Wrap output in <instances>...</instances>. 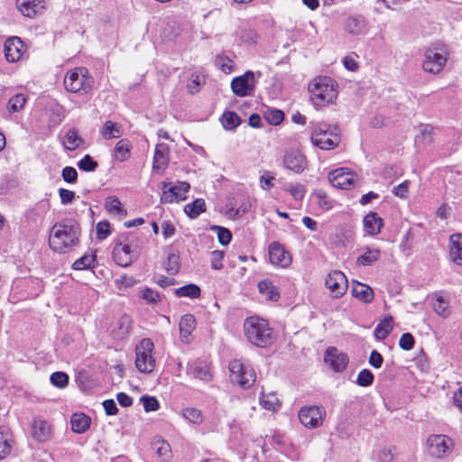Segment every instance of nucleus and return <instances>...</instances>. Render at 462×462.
Wrapping results in <instances>:
<instances>
[{
  "label": "nucleus",
  "instance_id": "f257e3e1",
  "mask_svg": "<svg viewBox=\"0 0 462 462\" xmlns=\"http://www.w3.org/2000/svg\"><path fill=\"white\" fill-rule=\"evenodd\" d=\"M79 224L71 218L56 223L51 229L49 245L56 253L65 254L79 243Z\"/></svg>",
  "mask_w": 462,
  "mask_h": 462
},
{
  "label": "nucleus",
  "instance_id": "e433bc0d",
  "mask_svg": "<svg viewBox=\"0 0 462 462\" xmlns=\"http://www.w3.org/2000/svg\"><path fill=\"white\" fill-rule=\"evenodd\" d=\"M345 28L352 34H360L365 28V21L361 16L349 17L346 21Z\"/></svg>",
  "mask_w": 462,
  "mask_h": 462
},
{
  "label": "nucleus",
  "instance_id": "0e129e2a",
  "mask_svg": "<svg viewBox=\"0 0 462 462\" xmlns=\"http://www.w3.org/2000/svg\"><path fill=\"white\" fill-rule=\"evenodd\" d=\"M59 195L60 202L63 205H67L72 202L75 198V192L67 189L60 188L59 189Z\"/></svg>",
  "mask_w": 462,
  "mask_h": 462
},
{
  "label": "nucleus",
  "instance_id": "cd10ccee",
  "mask_svg": "<svg viewBox=\"0 0 462 462\" xmlns=\"http://www.w3.org/2000/svg\"><path fill=\"white\" fill-rule=\"evenodd\" d=\"M101 135L106 140L120 138L123 135V129L120 124L107 120L105 122Z\"/></svg>",
  "mask_w": 462,
  "mask_h": 462
},
{
  "label": "nucleus",
  "instance_id": "4be33fe9",
  "mask_svg": "<svg viewBox=\"0 0 462 462\" xmlns=\"http://www.w3.org/2000/svg\"><path fill=\"white\" fill-rule=\"evenodd\" d=\"M449 257L457 265H462V234L455 233L449 236Z\"/></svg>",
  "mask_w": 462,
  "mask_h": 462
},
{
  "label": "nucleus",
  "instance_id": "c756f323",
  "mask_svg": "<svg viewBox=\"0 0 462 462\" xmlns=\"http://www.w3.org/2000/svg\"><path fill=\"white\" fill-rule=\"evenodd\" d=\"M63 146L68 151H74L83 144V139L76 129H69L63 138Z\"/></svg>",
  "mask_w": 462,
  "mask_h": 462
},
{
  "label": "nucleus",
  "instance_id": "a211bd4d",
  "mask_svg": "<svg viewBox=\"0 0 462 462\" xmlns=\"http://www.w3.org/2000/svg\"><path fill=\"white\" fill-rule=\"evenodd\" d=\"M270 262L281 267H287L291 263L290 254L278 242H273L269 246Z\"/></svg>",
  "mask_w": 462,
  "mask_h": 462
},
{
  "label": "nucleus",
  "instance_id": "2eb2a0df",
  "mask_svg": "<svg viewBox=\"0 0 462 462\" xmlns=\"http://www.w3.org/2000/svg\"><path fill=\"white\" fill-rule=\"evenodd\" d=\"M232 91L238 97L251 95L254 89V74L246 71L244 75L235 78L231 82Z\"/></svg>",
  "mask_w": 462,
  "mask_h": 462
},
{
  "label": "nucleus",
  "instance_id": "4c0bfd02",
  "mask_svg": "<svg viewBox=\"0 0 462 462\" xmlns=\"http://www.w3.org/2000/svg\"><path fill=\"white\" fill-rule=\"evenodd\" d=\"M206 210V203L203 199H197L184 208V212L190 217L196 218Z\"/></svg>",
  "mask_w": 462,
  "mask_h": 462
},
{
  "label": "nucleus",
  "instance_id": "79ce46f5",
  "mask_svg": "<svg viewBox=\"0 0 462 462\" xmlns=\"http://www.w3.org/2000/svg\"><path fill=\"white\" fill-rule=\"evenodd\" d=\"M260 403L264 409L273 411H277L281 406L277 396L273 393L263 394L260 397Z\"/></svg>",
  "mask_w": 462,
  "mask_h": 462
},
{
  "label": "nucleus",
  "instance_id": "bf43d9fd",
  "mask_svg": "<svg viewBox=\"0 0 462 462\" xmlns=\"http://www.w3.org/2000/svg\"><path fill=\"white\" fill-rule=\"evenodd\" d=\"M216 64L225 73H230L233 70L234 63L228 57L217 56L216 59Z\"/></svg>",
  "mask_w": 462,
  "mask_h": 462
},
{
  "label": "nucleus",
  "instance_id": "5701e85b",
  "mask_svg": "<svg viewBox=\"0 0 462 462\" xmlns=\"http://www.w3.org/2000/svg\"><path fill=\"white\" fill-rule=\"evenodd\" d=\"M364 230L370 236L377 235L383 226V220L375 212H370L363 219Z\"/></svg>",
  "mask_w": 462,
  "mask_h": 462
},
{
  "label": "nucleus",
  "instance_id": "3c124183",
  "mask_svg": "<svg viewBox=\"0 0 462 462\" xmlns=\"http://www.w3.org/2000/svg\"><path fill=\"white\" fill-rule=\"evenodd\" d=\"M50 381L58 388H64L69 383V376L63 372H55L51 375Z\"/></svg>",
  "mask_w": 462,
  "mask_h": 462
},
{
  "label": "nucleus",
  "instance_id": "c9c22d12",
  "mask_svg": "<svg viewBox=\"0 0 462 462\" xmlns=\"http://www.w3.org/2000/svg\"><path fill=\"white\" fill-rule=\"evenodd\" d=\"M196 319L192 314H185L181 317L179 328L181 337H188L194 330Z\"/></svg>",
  "mask_w": 462,
  "mask_h": 462
},
{
  "label": "nucleus",
  "instance_id": "6e6552de",
  "mask_svg": "<svg viewBox=\"0 0 462 462\" xmlns=\"http://www.w3.org/2000/svg\"><path fill=\"white\" fill-rule=\"evenodd\" d=\"M154 344L150 338H143L135 347V366L141 373H152L156 365L152 356Z\"/></svg>",
  "mask_w": 462,
  "mask_h": 462
},
{
  "label": "nucleus",
  "instance_id": "f8f14e48",
  "mask_svg": "<svg viewBox=\"0 0 462 462\" xmlns=\"http://www.w3.org/2000/svg\"><path fill=\"white\" fill-rule=\"evenodd\" d=\"M430 456L443 457L453 447L452 439L447 435H430L427 440Z\"/></svg>",
  "mask_w": 462,
  "mask_h": 462
},
{
  "label": "nucleus",
  "instance_id": "680f3d73",
  "mask_svg": "<svg viewBox=\"0 0 462 462\" xmlns=\"http://www.w3.org/2000/svg\"><path fill=\"white\" fill-rule=\"evenodd\" d=\"M111 234L110 225L107 221H101L97 224V237L99 240L106 239Z\"/></svg>",
  "mask_w": 462,
  "mask_h": 462
},
{
  "label": "nucleus",
  "instance_id": "c85d7f7f",
  "mask_svg": "<svg viewBox=\"0 0 462 462\" xmlns=\"http://www.w3.org/2000/svg\"><path fill=\"white\" fill-rule=\"evenodd\" d=\"M188 373L204 381H209L211 378L208 365L199 361L189 365Z\"/></svg>",
  "mask_w": 462,
  "mask_h": 462
},
{
  "label": "nucleus",
  "instance_id": "ea45409f",
  "mask_svg": "<svg viewBox=\"0 0 462 462\" xmlns=\"http://www.w3.org/2000/svg\"><path fill=\"white\" fill-rule=\"evenodd\" d=\"M200 288L193 283H189L180 287L175 290V294L178 297H187L190 299H197L200 296Z\"/></svg>",
  "mask_w": 462,
  "mask_h": 462
},
{
  "label": "nucleus",
  "instance_id": "49530a36",
  "mask_svg": "<svg viewBox=\"0 0 462 462\" xmlns=\"http://www.w3.org/2000/svg\"><path fill=\"white\" fill-rule=\"evenodd\" d=\"M26 103V97L23 94H17L11 97L8 102V110L12 113L20 111Z\"/></svg>",
  "mask_w": 462,
  "mask_h": 462
},
{
  "label": "nucleus",
  "instance_id": "a878e982",
  "mask_svg": "<svg viewBox=\"0 0 462 462\" xmlns=\"http://www.w3.org/2000/svg\"><path fill=\"white\" fill-rule=\"evenodd\" d=\"M91 420L84 413H73L70 419L71 430L75 433H84L90 426Z\"/></svg>",
  "mask_w": 462,
  "mask_h": 462
},
{
  "label": "nucleus",
  "instance_id": "0eeeda50",
  "mask_svg": "<svg viewBox=\"0 0 462 462\" xmlns=\"http://www.w3.org/2000/svg\"><path fill=\"white\" fill-rule=\"evenodd\" d=\"M447 60L448 54L445 46L432 45L424 51L422 69L425 72L438 74L444 69Z\"/></svg>",
  "mask_w": 462,
  "mask_h": 462
},
{
  "label": "nucleus",
  "instance_id": "f3484780",
  "mask_svg": "<svg viewBox=\"0 0 462 462\" xmlns=\"http://www.w3.org/2000/svg\"><path fill=\"white\" fill-rule=\"evenodd\" d=\"M26 47L19 37H10L4 44L5 59L8 62L20 60L24 54Z\"/></svg>",
  "mask_w": 462,
  "mask_h": 462
},
{
  "label": "nucleus",
  "instance_id": "39448f33",
  "mask_svg": "<svg viewBox=\"0 0 462 462\" xmlns=\"http://www.w3.org/2000/svg\"><path fill=\"white\" fill-rule=\"evenodd\" d=\"M140 254L138 241L134 236H127L116 244L113 249V260L122 267L129 266Z\"/></svg>",
  "mask_w": 462,
  "mask_h": 462
},
{
  "label": "nucleus",
  "instance_id": "69168bd1",
  "mask_svg": "<svg viewBox=\"0 0 462 462\" xmlns=\"http://www.w3.org/2000/svg\"><path fill=\"white\" fill-rule=\"evenodd\" d=\"M409 185L410 182L408 180H405L402 182L401 184L395 186L393 189V193L401 199H404L407 197V193L409 190Z\"/></svg>",
  "mask_w": 462,
  "mask_h": 462
},
{
  "label": "nucleus",
  "instance_id": "423d86ee",
  "mask_svg": "<svg viewBox=\"0 0 462 462\" xmlns=\"http://www.w3.org/2000/svg\"><path fill=\"white\" fill-rule=\"evenodd\" d=\"M64 87L71 93H87L93 86L94 79L85 68H75L66 73Z\"/></svg>",
  "mask_w": 462,
  "mask_h": 462
},
{
  "label": "nucleus",
  "instance_id": "13d9d810",
  "mask_svg": "<svg viewBox=\"0 0 462 462\" xmlns=\"http://www.w3.org/2000/svg\"><path fill=\"white\" fill-rule=\"evenodd\" d=\"M225 256L224 251L215 250L211 252V268L214 270H220L223 268V258Z\"/></svg>",
  "mask_w": 462,
  "mask_h": 462
},
{
  "label": "nucleus",
  "instance_id": "ddd939ff",
  "mask_svg": "<svg viewBox=\"0 0 462 462\" xmlns=\"http://www.w3.org/2000/svg\"><path fill=\"white\" fill-rule=\"evenodd\" d=\"M325 285L334 298H341L348 287L347 279L341 271L330 272L326 278Z\"/></svg>",
  "mask_w": 462,
  "mask_h": 462
},
{
  "label": "nucleus",
  "instance_id": "473e14b6",
  "mask_svg": "<svg viewBox=\"0 0 462 462\" xmlns=\"http://www.w3.org/2000/svg\"><path fill=\"white\" fill-rule=\"evenodd\" d=\"M258 289L260 293L269 300H277L279 299L277 288L269 280H263L259 282Z\"/></svg>",
  "mask_w": 462,
  "mask_h": 462
},
{
  "label": "nucleus",
  "instance_id": "de8ad7c7",
  "mask_svg": "<svg viewBox=\"0 0 462 462\" xmlns=\"http://www.w3.org/2000/svg\"><path fill=\"white\" fill-rule=\"evenodd\" d=\"M180 256L177 254H169L165 263V269L170 274H176L180 269Z\"/></svg>",
  "mask_w": 462,
  "mask_h": 462
},
{
  "label": "nucleus",
  "instance_id": "6ab92c4d",
  "mask_svg": "<svg viewBox=\"0 0 462 462\" xmlns=\"http://www.w3.org/2000/svg\"><path fill=\"white\" fill-rule=\"evenodd\" d=\"M283 163L287 169L296 173H300L305 170L307 161L300 152L290 151L285 153Z\"/></svg>",
  "mask_w": 462,
  "mask_h": 462
},
{
  "label": "nucleus",
  "instance_id": "4d7b16f0",
  "mask_svg": "<svg viewBox=\"0 0 462 462\" xmlns=\"http://www.w3.org/2000/svg\"><path fill=\"white\" fill-rule=\"evenodd\" d=\"M141 402L143 404V409L145 411H155L160 408V403L155 397L152 396H142Z\"/></svg>",
  "mask_w": 462,
  "mask_h": 462
},
{
  "label": "nucleus",
  "instance_id": "c03bdc74",
  "mask_svg": "<svg viewBox=\"0 0 462 462\" xmlns=\"http://www.w3.org/2000/svg\"><path fill=\"white\" fill-rule=\"evenodd\" d=\"M182 415L187 420L194 424H200L203 421L201 411L196 408L183 409Z\"/></svg>",
  "mask_w": 462,
  "mask_h": 462
},
{
  "label": "nucleus",
  "instance_id": "a19ab883",
  "mask_svg": "<svg viewBox=\"0 0 462 462\" xmlns=\"http://www.w3.org/2000/svg\"><path fill=\"white\" fill-rule=\"evenodd\" d=\"M221 122L225 129L234 130L240 125L241 119L236 113L227 111L223 114Z\"/></svg>",
  "mask_w": 462,
  "mask_h": 462
},
{
  "label": "nucleus",
  "instance_id": "4468645a",
  "mask_svg": "<svg viewBox=\"0 0 462 462\" xmlns=\"http://www.w3.org/2000/svg\"><path fill=\"white\" fill-rule=\"evenodd\" d=\"M324 361L334 372L341 373L346 368L349 359L346 354L329 346L325 351Z\"/></svg>",
  "mask_w": 462,
  "mask_h": 462
},
{
  "label": "nucleus",
  "instance_id": "393cba45",
  "mask_svg": "<svg viewBox=\"0 0 462 462\" xmlns=\"http://www.w3.org/2000/svg\"><path fill=\"white\" fill-rule=\"evenodd\" d=\"M132 143L128 139H120L114 148V158L120 162H125L131 155Z\"/></svg>",
  "mask_w": 462,
  "mask_h": 462
},
{
  "label": "nucleus",
  "instance_id": "e2e57ef3",
  "mask_svg": "<svg viewBox=\"0 0 462 462\" xmlns=\"http://www.w3.org/2000/svg\"><path fill=\"white\" fill-rule=\"evenodd\" d=\"M399 346L402 349L409 351L414 346V338L411 333H404L401 336Z\"/></svg>",
  "mask_w": 462,
  "mask_h": 462
},
{
  "label": "nucleus",
  "instance_id": "bb28decb",
  "mask_svg": "<svg viewBox=\"0 0 462 462\" xmlns=\"http://www.w3.org/2000/svg\"><path fill=\"white\" fill-rule=\"evenodd\" d=\"M381 251L378 248L365 247V252L356 259V264L359 266H370L379 260Z\"/></svg>",
  "mask_w": 462,
  "mask_h": 462
},
{
  "label": "nucleus",
  "instance_id": "774afa93",
  "mask_svg": "<svg viewBox=\"0 0 462 462\" xmlns=\"http://www.w3.org/2000/svg\"><path fill=\"white\" fill-rule=\"evenodd\" d=\"M383 356L376 350H373L369 356V364L374 368H380L383 365Z\"/></svg>",
  "mask_w": 462,
  "mask_h": 462
},
{
  "label": "nucleus",
  "instance_id": "7ed1b4c3",
  "mask_svg": "<svg viewBox=\"0 0 462 462\" xmlns=\"http://www.w3.org/2000/svg\"><path fill=\"white\" fill-rule=\"evenodd\" d=\"M310 99L317 108L332 103L337 97L335 81L328 77L318 78L310 86Z\"/></svg>",
  "mask_w": 462,
  "mask_h": 462
},
{
  "label": "nucleus",
  "instance_id": "052dcab7",
  "mask_svg": "<svg viewBox=\"0 0 462 462\" xmlns=\"http://www.w3.org/2000/svg\"><path fill=\"white\" fill-rule=\"evenodd\" d=\"M61 176L63 180L67 183H75L78 179V172L75 168L66 166L61 171Z\"/></svg>",
  "mask_w": 462,
  "mask_h": 462
},
{
  "label": "nucleus",
  "instance_id": "aec40b11",
  "mask_svg": "<svg viewBox=\"0 0 462 462\" xmlns=\"http://www.w3.org/2000/svg\"><path fill=\"white\" fill-rule=\"evenodd\" d=\"M170 148L167 143H161L155 147L152 170L155 171H163L169 165Z\"/></svg>",
  "mask_w": 462,
  "mask_h": 462
},
{
  "label": "nucleus",
  "instance_id": "20e7f679",
  "mask_svg": "<svg viewBox=\"0 0 462 462\" xmlns=\"http://www.w3.org/2000/svg\"><path fill=\"white\" fill-rule=\"evenodd\" d=\"M337 131V126L331 128L325 123L316 124L311 134L312 144L321 150L335 149L340 143V136Z\"/></svg>",
  "mask_w": 462,
  "mask_h": 462
},
{
  "label": "nucleus",
  "instance_id": "dca6fc26",
  "mask_svg": "<svg viewBox=\"0 0 462 462\" xmlns=\"http://www.w3.org/2000/svg\"><path fill=\"white\" fill-rule=\"evenodd\" d=\"M356 175L344 168L336 169L328 173L330 184L337 189H349L353 187Z\"/></svg>",
  "mask_w": 462,
  "mask_h": 462
},
{
  "label": "nucleus",
  "instance_id": "603ef678",
  "mask_svg": "<svg viewBox=\"0 0 462 462\" xmlns=\"http://www.w3.org/2000/svg\"><path fill=\"white\" fill-rule=\"evenodd\" d=\"M286 191L290 192L291 195L296 199V200H301L305 195L306 189L305 187L300 183L296 184H289L284 189Z\"/></svg>",
  "mask_w": 462,
  "mask_h": 462
},
{
  "label": "nucleus",
  "instance_id": "f704fd0d",
  "mask_svg": "<svg viewBox=\"0 0 462 462\" xmlns=\"http://www.w3.org/2000/svg\"><path fill=\"white\" fill-rule=\"evenodd\" d=\"M393 330V318L388 316L377 324L374 335L379 340L385 339Z\"/></svg>",
  "mask_w": 462,
  "mask_h": 462
},
{
  "label": "nucleus",
  "instance_id": "6e6d98bb",
  "mask_svg": "<svg viewBox=\"0 0 462 462\" xmlns=\"http://www.w3.org/2000/svg\"><path fill=\"white\" fill-rule=\"evenodd\" d=\"M448 307V302L442 297H438L436 301L433 303L435 312L444 318L449 315Z\"/></svg>",
  "mask_w": 462,
  "mask_h": 462
},
{
  "label": "nucleus",
  "instance_id": "72a5a7b5",
  "mask_svg": "<svg viewBox=\"0 0 462 462\" xmlns=\"http://www.w3.org/2000/svg\"><path fill=\"white\" fill-rule=\"evenodd\" d=\"M50 432L51 428L48 422L42 420H36L33 421L32 436L35 439L43 441L49 437Z\"/></svg>",
  "mask_w": 462,
  "mask_h": 462
},
{
  "label": "nucleus",
  "instance_id": "864d4df0",
  "mask_svg": "<svg viewBox=\"0 0 462 462\" xmlns=\"http://www.w3.org/2000/svg\"><path fill=\"white\" fill-rule=\"evenodd\" d=\"M374 382V374L368 369H363L358 373L356 383L358 385L367 387Z\"/></svg>",
  "mask_w": 462,
  "mask_h": 462
},
{
  "label": "nucleus",
  "instance_id": "1a4fd4ad",
  "mask_svg": "<svg viewBox=\"0 0 462 462\" xmlns=\"http://www.w3.org/2000/svg\"><path fill=\"white\" fill-rule=\"evenodd\" d=\"M231 381L244 389L250 388L256 380L254 369L241 360L235 359L229 363Z\"/></svg>",
  "mask_w": 462,
  "mask_h": 462
},
{
  "label": "nucleus",
  "instance_id": "8fccbe9b",
  "mask_svg": "<svg viewBox=\"0 0 462 462\" xmlns=\"http://www.w3.org/2000/svg\"><path fill=\"white\" fill-rule=\"evenodd\" d=\"M98 164L93 158L86 154L80 161L78 162V167L83 171H94L97 168Z\"/></svg>",
  "mask_w": 462,
  "mask_h": 462
},
{
  "label": "nucleus",
  "instance_id": "a18cd8bd",
  "mask_svg": "<svg viewBox=\"0 0 462 462\" xmlns=\"http://www.w3.org/2000/svg\"><path fill=\"white\" fill-rule=\"evenodd\" d=\"M12 449L11 439L7 432L0 430V459L10 454Z\"/></svg>",
  "mask_w": 462,
  "mask_h": 462
},
{
  "label": "nucleus",
  "instance_id": "9b49d317",
  "mask_svg": "<svg viewBox=\"0 0 462 462\" xmlns=\"http://www.w3.org/2000/svg\"><path fill=\"white\" fill-rule=\"evenodd\" d=\"M325 411L319 406L303 407L299 411V420L300 423L309 429H315L322 424Z\"/></svg>",
  "mask_w": 462,
  "mask_h": 462
},
{
  "label": "nucleus",
  "instance_id": "338daca9",
  "mask_svg": "<svg viewBox=\"0 0 462 462\" xmlns=\"http://www.w3.org/2000/svg\"><path fill=\"white\" fill-rule=\"evenodd\" d=\"M274 177L271 174L270 171H265L260 177V187L264 190H269L271 187H273V180Z\"/></svg>",
  "mask_w": 462,
  "mask_h": 462
},
{
  "label": "nucleus",
  "instance_id": "5fc2aeb1",
  "mask_svg": "<svg viewBox=\"0 0 462 462\" xmlns=\"http://www.w3.org/2000/svg\"><path fill=\"white\" fill-rule=\"evenodd\" d=\"M204 83L202 76L192 74L189 82L187 85L188 90L190 94H196L199 91V87Z\"/></svg>",
  "mask_w": 462,
  "mask_h": 462
},
{
  "label": "nucleus",
  "instance_id": "58836bf2",
  "mask_svg": "<svg viewBox=\"0 0 462 462\" xmlns=\"http://www.w3.org/2000/svg\"><path fill=\"white\" fill-rule=\"evenodd\" d=\"M152 446L155 453L162 460H167L171 457V449L170 444L167 441L162 439H154Z\"/></svg>",
  "mask_w": 462,
  "mask_h": 462
},
{
  "label": "nucleus",
  "instance_id": "b1692460",
  "mask_svg": "<svg viewBox=\"0 0 462 462\" xmlns=\"http://www.w3.org/2000/svg\"><path fill=\"white\" fill-rule=\"evenodd\" d=\"M351 294L353 297L365 303L371 302L374 299L372 288L355 280L352 282Z\"/></svg>",
  "mask_w": 462,
  "mask_h": 462
},
{
  "label": "nucleus",
  "instance_id": "9d476101",
  "mask_svg": "<svg viewBox=\"0 0 462 462\" xmlns=\"http://www.w3.org/2000/svg\"><path fill=\"white\" fill-rule=\"evenodd\" d=\"M190 186L186 181H180L176 185L171 183L162 182V194L161 196L162 203H173L179 200L186 199V193Z\"/></svg>",
  "mask_w": 462,
  "mask_h": 462
},
{
  "label": "nucleus",
  "instance_id": "2f4dec72",
  "mask_svg": "<svg viewBox=\"0 0 462 462\" xmlns=\"http://www.w3.org/2000/svg\"><path fill=\"white\" fill-rule=\"evenodd\" d=\"M97 263V255L95 252H92L90 254H85L80 258L77 259L73 264L72 268L74 270H87V269H92L95 267Z\"/></svg>",
  "mask_w": 462,
  "mask_h": 462
},
{
  "label": "nucleus",
  "instance_id": "7c9ffc66",
  "mask_svg": "<svg viewBox=\"0 0 462 462\" xmlns=\"http://www.w3.org/2000/svg\"><path fill=\"white\" fill-rule=\"evenodd\" d=\"M105 208L108 213L113 215L125 217L127 214L126 209L116 196L107 197L105 201Z\"/></svg>",
  "mask_w": 462,
  "mask_h": 462
},
{
  "label": "nucleus",
  "instance_id": "412c9836",
  "mask_svg": "<svg viewBox=\"0 0 462 462\" xmlns=\"http://www.w3.org/2000/svg\"><path fill=\"white\" fill-rule=\"evenodd\" d=\"M16 5L23 15L32 18L45 9V0H16Z\"/></svg>",
  "mask_w": 462,
  "mask_h": 462
},
{
  "label": "nucleus",
  "instance_id": "37998d69",
  "mask_svg": "<svg viewBox=\"0 0 462 462\" xmlns=\"http://www.w3.org/2000/svg\"><path fill=\"white\" fill-rule=\"evenodd\" d=\"M264 119L272 125H278L283 121L284 114L279 109H268L264 113Z\"/></svg>",
  "mask_w": 462,
  "mask_h": 462
},
{
  "label": "nucleus",
  "instance_id": "f03ea898",
  "mask_svg": "<svg viewBox=\"0 0 462 462\" xmlns=\"http://www.w3.org/2000/svg\"><path fill=\"white\" fill-rule=\"evenodd\" d=\"M244 334L248 342L258 347H267L273 342V330L268 322L256 316L245 319Z\"/></svg>",
  "mask_w": 462,
  "mask_h": 462
},
{
  "label": "nucleus",
  "instance_id": "09e8293b",
  "mask_svg": "<svg viewBox=\"0 0 462 462\" xmlns=\"http://www.w3.org/2000/svg\"><path fill=\"white\" fill-rule=\"evenodd\" d=\"M211 229L217 231L218 242L222 245H227L231 242L232 233L229 229L219 226H213Z\"/></svg>",
  "mask_w": 462,
  "mask_h": 462
}]
</instances>
